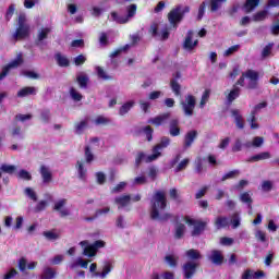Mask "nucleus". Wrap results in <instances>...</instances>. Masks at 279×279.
I'll use <instances>...</instances> for the list:
<instances>
[{
	"label": "nucleus",
	"mask_w": 279,
	"mask_h": 279,
	"mask_svg": "<svg viewBox=\"0 0 279 279\" xmlns=\"http://www.w3.org/2000/svg\"><path fill=\"white\" fill-rule=\"evenodd\" d=\"M167 208V195L162 191H157L151 199L150 219L153 221H169L173 217L170 213L160 215V210Z\"/></svg>",
	"instance_id": "nucleus-1"
},
{
	"label": "nucleus",
	"mask_w": 279,
	"mask_h": 279,
	"mask_svg": "<svg viewBox=\"0 0 279 279\" xmlns=\"http://www.w3.org/2000/svg\"><path fill=\"white\" fill-rule=\"evenodd\" d=\"M191 12V7L189 5H175L168 13V21L173 29H178V25L184 21V16Z\"/></svg>",
	"instance_id": "nucleus-2"
},
{
	"label": "nucleus",
	"mask_w": 279,
	"mask_h": 279,
	"mask_svg": "<svg viewBox=\"0 0 279 279\" xmlns=\"http://www.w3.org/2000/svg\"><path fill=\"white\" fill-rule=\"evenodd\" d=\"M260 74L256 70L248 69L242 72L240 78L235 82L233 86H245V80H248L247 88L248 90H256L258 88V80Z\"/></svg>",
	"instance_id": "nucleus-3"
},
{
	"label": "nucleus",
	"mask_w": 279,
	"mask_h": 279,
	"mask_svg": "<svg viewBox=\"0 0 279 279\" xmlns=\"http://www.w3.org/2000/svg\"><path fill=\"white\" fill-rule=\"evenodd\" d=\"M29 36V26L25 14H20L17 17V27L13 34L14 40H25Z\"/></svg>",
	"instance_id": "nucleus-4"
},
{
	"label": "nucleus",
	"mask_w": 279,
	"mask_h": 279,
	"mask_svg": "<svg viewBox=\"0 0 279 279\" xmlns=\"http://www.w3.org/2000/svg\"><path fill=\"white\" fill-rule=\"evenodd\" d=\"M169 145H171V138L167 136L161 137L160 142L154 146L153 154L148 155V157L146 158V163L158 160V158L162 156V153H160V150L166 149V147H169Z\"/></svg>",
	"instance_id": "nucleus-5"
},
{
	"label": "nucleus",
	"mask_w": 279,
	"mask_h": 279,
	"mask_svg": "<svg viewBox=\"0 0 279 279\" xmlns=\"http://www.w3.org/2000/svg\"><path fill=\"white\" fill-rule=\"evenodd\" d=\"M182 110L185 117H193L195 106H197V99L193 95L185 96V100L181 101Z\"/></svg>",
	"instance_id": "nucleus-6"
},
{
	"label": "nucleus",
	"mask_w": 279,
	"mask_h": 279,
	"mask_svg": "<svg viewBox=\"0 0 279 279\" xmlns=\"http://www.w3.org/2000/svg\"><path fill=\"white\" fill-rule=\"evenodd\" d=\"M187 226H194V229L192 230V236H199L204 230H206L207 223L202 220H195L190 218L189 216H185L184 218Z\"/></svg>",
	"instance_id": "nucleus-7"
},
{
	"label": "nucleus",
	"mask_w": 279,
	"mask_h": 279,
	"mask_svg": "<svg viewBox=\"0 0 279 279\" xmlns=\"http://www.w3.org/2000/svg\"><path fill=\"white\" fill-rule=\"evenodd\" d=\"M199 268V263L189 260L183 264L182 271H183V278L184 279H193L195 277V274H197V269Z\"/></svg>",
	"instance_id": "nucleus-8"
},
{
	"label": "nucleus",
	"mask_w": 279,
	"mask_h": 279,
	"mask_svg": "<svg viewBox=\"0 0 279 279\" xmlns=\"http://www.w3.org/2000/svg\"><path fill=\"white\" fill-rule=\"evenodd\" d=\"M66 198H61L54 203L53 210L59 214L61 219L71 216V209L66 208Z\"/></svg>",
	"instance_id": "nucleus-9"
},
{
	"label": "nucleus",
	"mask_w": 279,
	"mask_h": 279,
	"mask_svg": "<svg viewBox=\"0 0 279 279\" xmlns=\"http://www.w3.org/2000/svg\"><path fill=\"white\" fill-rule=\"evenodd\" d=\"M263 108H267V102L263 101L257 104L254 109L251 111L248 122L251 123V130H258L259 125L256 123V114H258V110H263Z\"/></svg>",
	"instance_id": "nucleus-10"
},
{
	"label": "nucleus",
	"mask_w": 279,
	"mask_h": 279,
	"mask_svg": "<svg viewBox=\"0 0 279 279\" xmlns=\"http://www.w3.org/2000/svg\"><path fill=\"white\" fill-rule=\"evenodd\" d=\"M168 119H171V112H165L155 118H150L147 123H150V125H155L156 128H160V125H165V123H167Z\"/></svg>",
	"instance_id": "nucleus-11"
},
{
	"label": "nucleus",
	"mask_w": 279,
	"mask_h": 279,
	"mask_svg": "<svg viewBox=\"0 0 279 279\" xmlns=\"http://www.w3.org/2000/svg\"><path fill=\"white\" fill-rule=\"evenodd\" d=\"M193 36L194 32L187 31L185 40L183 43V49H185V51H193V49H195L196 46L199 45V41L197 39L193 41Z\"/></svg>",
	"instance_id": "nucleus-12"
},
{
	"label": "nucleus",
	"mask_w": 279,
	"mask_h": 279,
	"mask_svg": "<svg viewBox=\"0 0 279 279\" xmlns=\"http://www.w3.org/2000/svg\"><path fill=\"white\" fill-rule=\"evenodd\" d=\"M142 134H145L148 142L154 141V129L150 125H146L144 128H135L134 136H141Z\"/></svg>",
	"instance_id": "nucleus-13"
},
{
	"label": "nucleus",
	"mask_w": 279,
	"mask_h": 279,
	"mask_svg": "<svg viewBox=\"0 0 279 279\" xmlns=\"http://www.w3.org/2000/svg\"><path fill=\"white\" fill-rule=\"evenodd\" d=\"M38 266V262H31L27 264V259L25 257H21L17 262V267L22 274H25L27 269L34 270L35 267Z\"/></svg>",
	"instance_id": "nucleus-14"
},
{
	"label": "nucleus",
	"mask_w": 279,
	"mask_h": 279,
	"mask_svg": "<svg viewBox=\"0 0 279 279\" xmlns=\"http://www.w3.org/2000/svg\"><path fill=\"white\" fill-rule=\"evenodd\" d=\"M197 131L192 130L189 131L185 136H184V142H183V148L184 149H190V147H193V143H195V140L197 138Z\"/></svg>",
	"instance_id": "nucleus-15"
},
{
	"label": "nucleus",
	"mask_w": 279,
	"mask_h": 279,
	"mask_svg": "<svg viewBox=\"0 0 279 279\" xmlns=\"http://www.w3.org/2000/svg\"><path fill=\"white\" fill-rule=\"evenodd\" d=\"M81 247H84L83 254L84 256H88V258H93V256L97 255V251L93 244H88V241L84 240L80 242Z\"/></svg>",
	"instance_id": "nucleus-16"
},
{
	"label": "nucleus",
	"mask_w": 279,
	"mask_h": 279,
	"mask_svg": "<svg viewBox=\"0 0 279 279\" xmlns=\"http://www.w3.org/2000/svg\"><path fill=\"white\" fill-rule=\"evenodd\" d=\"M39 173L41 175L44 184H49V182L53 180V174L51 173V170L45 165L40 166Z\"/></svg>",
	"instance_id": "nucleus-17"
},
{
	"label": "nucleus",
	"mask_w": 279,
	"mask_h": 279,
	"mask_svg": "<svg viewBox=\"0 0 279 279\" xmlns=\"http://www.w3.org/2000/svg\"><path fill=\"white\" fill-rule=\"evenodd\" d=\"M209 260L213 263V265L221 266L223 265L225 257L223 254H221V251L214 250L211 251Z\"/></svg>",
	"instance_id": "nucleus-18"
},
{
	"label": "nucleus",
	"mask_w": 279,
	"mask_h": 279,
	"mask_svg": "<svg viewBox=\"0 0 279 279\" xmlns=\"http://www.w3.org/2000/svg\"><path fill=\"white\" fill-rule=\"evenodd\" d=\"M258 5H260V0H245L242 10H244L245 14H251Z\"/></svg>",
	"instance_id": "nucleus-19"
},
{
	"label": "nucleus",
	"mask_w": 279,
	"mask_h": 279,
	"mask_svg": "<svg viewBox=\"0 0 279 279\" xmlns=\"http://www.w3.org/2000/svg\"><path fill=\"white\" fill-rule=\"evenodd\" d=\"M180 132H181V129H180V120L178 119H172L170 120L169 122V134L170 136H180Z\"/></svg>",
	"instance_id": "nucleus-20"
},
{
	"label": "nucleus",
	"mask_w": 279,
	"mask_h": 279,
	"mask_svg": "<svg viewBox=\"0 0 279 279\" xmlns=\"http://www.w3.org/2000/svg\"><path fill=\"white\" fill-rule=\"evenodd\" d=\"M231 114L234 117V122L238 130H243L245 128V120H243V116H241L239 109L231 110Z\"/></svg>",
	"instance_id": "nucleus-21"
},
{
	"label": "nucleus",
	"mask_w": 279,
	"mask_h": 279,
	"mask_svg": "<svg viewBox=\"0 0 279 279\" xmlns=\"http://www.w3.org/2000/svg\"><path fill=\"white\" fill-rule=\"evenodd\" d=\"M130 202H132V196L130 194L121 195L114 198V204H117L118 208H125V206H130Z\"/></svg>",
	"instance_id": "nucleus-22"
},
{
	"label": "nucleus",
	"mask_w": 279,
	"mask_h": 279,
	"mask_svg": "<svg viewBox=\"0 0 279 279\" xmlns=\"http://www.w3.org/2000/svg\"><path fill=\"white\" fill-rule=\"evenodd\" d=\"M239 97H241V87L233 85L232 89L227 95V101L228 104H232L233 101L239 99Z\"/></svg>",
	"instance_id": "nucleus-23"
},
{
	"label": "nucleus",
	"mask_w": 279,
	"mask_h": 279,
	"mask_svg": "<svg viewBox=\"0 0 279 279\" xmlns=\"http://www.w3.org/2000/svg\"><path fill=\"white\" fill-rule=\"evenodd\" d=\"M264 276H265V271H263V270L254 271L252 269H246L242 274L241 279L264 278Z\"/></svg>",
	"instance_id": "nucleus-24"
},
{
	"label": "nucleus",
	"mask_w": 279,
	"mask_h": 279,
	"mask_svg": "<svg viewBox=\"0 0 279 279\" xmlns=\"http://www.w3.org/2000/svg\"><path fill=\"white\" fill-rule=\"evenodd\" d=\"M54 60L57 61L58 66H61L62 69L71 66V61L69 58H66V56H62L60 52L56 53Z\"/></svg>",
	"instance_id": "nucleus-25"
},
{
	"label": "nucleus",
	"mask_w": 279,
	"mask_h": 279,
	"mask_svg": "<svg viewBox=\"0 0 279 279\" xmlns=\"http://www.w3.org/2000/svg\"><path fill=\"white\" fill-rule=\"evenodd\" d=\"M36 93H38L36 87H34V86H26V87L21 88L17 92V97L23 99L24 97H29V95H36Z\"/></svg>",
	"instance_id": "nucleus-26"
},
{
	"label": "nucleus",
	"mask_w": 279,
	"mask_h": 279,
	"mask_svg": "<svg viewBox=\"0 0 279 279\" xmlns=\"http://www.w3.org/2000/svg\"><path fill=\"white\" fill-rule=\"evenodd\" d=\"M271 154L269 151H263L257 155H253L247 159V162H260V160H269Z\"/></svg>",
	"instance_id": "nucleus-27"
},
{
	"label": "nucleus",
	"mask_w": 279,
	"mask_h": 279,
	"mask_svg": "<svg viewBox=\"0 0 279 279\" xmlns=\"http://www.w3.org/2000/svg\"><path fill=\"white\" fill-rule=\"evenodd\" d=\"M135 104L136 102H134V100L124 102L119 109L120 117H125V114H128V112H130L132 108H134Z\"/></svg>",
	"instance_id": "nucleus-28"
},
{
	"label": "nucleus",
	"mask_w": 279,
	"mask_h": 279,
	"mask_svg": "<svg viewBox=\"0 0 279 279\" xmlns=\"http://www.w3.org/2000/svg\"><path fill=\"white\" fill-rule=\"evenodd\" d=\"M240 202H242V204H246L247 208L252 210V204H254V199L252 198V194H250V192H243L240 194Z\"/></svg>",
	"instance_id": "nucleus-29"
},
{
	"label": "nucleus",
	"mask_w": 279,
	"mask_h": 279,
	"mask_svg": "<svg viewBox=\"0 0 279 279\" xmlns=\"http://www.w3.org/2000/svg\"><path fill=\"white\" fill-rule=\"evenodd\" d=\"M51 34V28L45 27L41 28L37 35V39L35 40L36 45H40L43 40H47V37Z\"/></svg>",
	"instance_id": "nucleus-30"
},
{
	"label": "nucleus",
	"mask_w": 279,
	"mask_h": 279,
	"mask_svg": "<svg viewBox=\"0 0 279 279\" xmlns=\"http://www.w3.org/2000/svg\"><path fill=\"white\" fill-rule=\"evenodd\" d=\"M76 169H77V173H78V179L86 181V173L88 170H86V168H84V161L77 160Z\"/></svg>",
	"instance_id": "nucleus-31"
},
{
	"label": "nucleus",
	"mask_w": 279,
	"mask_h": 279,
	"mask_svg": "<svg viewBox=\"0 0 279 279\" xmlns=\"http://www.w3.org/2000/svg\"><path fill=\"white\" fill-rule=\"evenodd\" d=\"M180 260V257L175 256V255H166L165 256V263L168 264V266L171 269H175V267H178V262Z\"/></svg>",
	"instance_id": "nucleus-32"
},
{
	"label": "nucleus",
	"mask_w": 279,
	"mask_h": 279,
	"mask_svg": "<svg viewBox=\"0 0 279 279\" xmlns=\"http://www.w3.org/2000/svg\"><path fill=\"white\" fill-rule=\"evenodd\" d=\"M215 226L217 230H221V228H228V226H230V221L227 217L219 216L216 218Z\"/></svg>",
	"instance_id": "nucleus-33"
},
{
	"label": "nucleus",
	"mask_w": 279,
	"mask_h": 279,
	"mask_svg": "<svg viewBox=\"0 0 279 279\" xmlns=\"http://www.w3.org/2000/svg\"><path fill=\"white\" fill-rule=\"evenodd\" d=\"M76 82L80 88H88V82H90V78L86 74H81L76 76Z\"/></svg>",
	"instance_id": "nucleus-34"
},
{
	"label": "nucleus",
	"mask_w": 279,
	"mask_h": 279,
	"mask_svg": "<svg viewBox=\"0 0 279 279\" xmlns=\"http://www.w3.org/2000/svg\"><path fill=\"white\" fill-rule=\"evenodd\" d=\"M268 14H269V11L267 10V8H265V10L258 11L253 15V21L255 23H260V21H265V19H267Z\"/></svg>",
	"instance_id": "nucleus-35"
},
{
	"label": "nucleus",
	"mask_w": 279,
	"mask_h": 279,
	"mask_svg": "<svg viewBox=\"0 0 279 279\" xmlns=\"http://www.w3.org/2000/svg\"><path fill=\"white\" fill-rule=\"evenodd\" d=\"M263 143H265V138L260 137V136H256L253 138V142H247L244 144L245 147L250 148V147H262Z\"/></svg>",
	"instance_id": "nucleus-36"
},
{
	"label": "nucleus",
	"mask_w": 279,
	"mask_h": 279,
	"mask_svg": "<svg viewBox=\"0 0 279 279\" xmlns=\"http://www.w3.org/2000/svg\"><path fill=\"white\" fill-rule=\"evenodd\" d=\"M170 87L171 90L174 93L175 97H180V95H182V86L180 85V83H178V81H175V78H172L170 81Z\"/></svg>",
	"instance_id": "nucleus-37"
},
{
	"label": "nucleus",
	"mask_w": 279,
	"mask_h": 279,
	"mask_svg": "<svg viewBox=\"0 0 279 279\" xmlns=\"http://www.w3.org/2000/svg\"><path fill=\"white\" fill-rule=\"evenodd\" d=\"M185 256H187V258H190V260H199L202 258V253H199V251L191 248L187 250L185 253Z\"/></svg>",
	"instance_id": "nucleus-38"
},
{
	"label": "nucleus",
	"mask_w": 279,
	"mask_h": 279,
	"mask_svg": "<svg viewBox=\"0 0 279 279\" xmlns=\"http://www.w3.org/2000/svg\"><path fill=\"white\" fill-rule=\"evenodd\" d=\"M169 195H170V199H173V202H175V204H183V199L182 196H180V194L178 193V189L172 187L169 191Z\"/></svg>",
	"instance_id": "nucleus-39"
},
{
	"label": "nucleus",
	"mask_w": 279,
	"mask_h": 279,
	"mask_svg": "<svg viewBox=\"0 0 279 279\" xmlns=\"http://www.w3.org/2000/svg\"><path fill=\"white\" fill-rule=\"evenodd\" d=\"M88 128V120H83L75 123V134H83L84 131Z\"/></svg>",
	"instance_id": "nucleus-40"
},
{
	"label": "nucleus",
	"mask_w": 279,
	"mask_h": 279,
	"mask_svg": "<svg viewBox=\"0 0 279 279\" xmlns=\"http://www.w3.org/2000/svg\"><path fill=\"white\" fill-rule=\"evenodd\" d=\"M110 271H112V264L107 263L101 272H95V277L96 278H106L108 276V274H110Z\"/></svg>",
	"instance_id": "nucleus-41"
},
{
	"label": "nucleus",
	"mask_w": 279,
	"mask_h": 279,
	"mask_svg": "<svg viewBox=\"0 0 279 279\" xmlns=\"http://www.w3.org/2000/svg\"><path fill=\"white\" fill-rule=\"evenodd\" d=\"M241 171L239 170H231L222 175L220 179L221 182H226L227 180H234V178L239 177Z\"/></svg>",
	"instance_id": "nucleus-42"
},
{
	"label": "nucleus",
	"mask_w": 279,
	"mask_h": 279,
	"mask_svg": "<svg viewBox=\"0 0 279 279\" xmlns=\"http://www.w3.org/2000/svg\"><path fill=\"white\" fill-rule=\"evenodd\" d=\"M96 73H97L99 80H104L105 82L112 81V76L108 75V73H106L104 71V68H101V66L96 68Z\"/></svg>",
	"instance_id": "nucleus-43"
},
{
	"label": "nucleus",
	"mask_w": 279,
	"mask_h": 279,
	"mask_svg": "<svg viewBox=\"0 0 279 279\" xmlns=\"http://www.w3.org/2000/svg\"><path fill=\"white\" fill-rule=\"evenodd\" d=\"M56 274H57L56 269H53L51 267H46L41 275V279H53V278H56Z\"/></svg>",
	"instance_id": "nucleus-44"
},
{
	"label": "nucleus",
	"mask_w": 279,
	"mask_h": 279,
	"mask_svg": "<svg viewBox=\"0 0 279 279\" xmlns=\"http://www.w3.org/2000/svg\"><path fill=\"white\" fill-rule=\"evenodd\" d=\"M186 230V226H184V223H179L175 227V231H174V239H182V236H184V231Z\"/></svg>",
	"instance_id": "nucleus-45"
},
{
	"label": "nucleus",
	"mask_w": 279,
	"mask_h": 279,
	"mask_svg": "<svg viewBox=\"0 0 279 279\" xmlns=\"http://www.w3.org/2000/svg\"><path fill=\"white\" fill-rule=\"evenodd\" d=\"M111 19L116 23H119V25H125V23H128V17L119 16V13H117L116 11L111 12Z\"/></svg>",
	"instance_id": "nucleus-46"
},
{
	"label": "nucleus",
	"mask_w": 279,
	"mask_h": 279,
	"mask_svg": "<svg viewBox=\"0 0 279 279\" xmlns=\"http://www.w3.org/2000/svg\"><path fill=\"white\" fill-rule=\"evenodd\" d=\"M95 160V155L93 150H90V146H85V162L90 165Z\"/></svg>",
	"instance_id": "nucleus-47"
},
{
	"label": "nucleus",
	"mask_w": 279,
	"mask_h": 279,
	"mask_svg": "<svg viewBox=\"0 0 279 279\" xmlns=\"http://www.w3.org/2000/svg\"><path fill=\"white\" fill-rule=\"evenodd\" d=\"M136 10L137 7L136 4H131L129 7H126V16H124V19H128V22L130 21V19H133V16H136Z\"/></svg>",
	"instance_id": "nucleus-48"
},
{
	"label": "nucleus",
	"mask_w": 279,
	"mask_h": 279,
	"mask_svg": "<svg viewBox=\"0 0 279 279\" xmlns=\"http://www.w3.org/2000/svg\"><path fill=\"white\" fill-rule=\"evenodd\" d=\"M271 49H274L272 43H269L264 47V49L262 50V60H265V58H269V56H271Z\"/></svg>",
	"instance_id": "nucleus-49"
},
{
	"label": "nucleus",
	"mask_w": 279,
	"mask_h": 279,
	"mask_svg": "<svg viewBox=\"0 0 279 279\" xmlns=\"http://www.w3.org/2000/svg\"><path fill=\"white\" fill-rule=\"evenodd\" d=\"M0 171H2V173H9V175H12V173H14V171H16V166L3 163L0 167Z\"/></svg>",
	"instance_id": "nucleus-50"
},
{
	"label": "nucleus",
	"mask_w": 279,
	"mask_h": 279,
	"mask_svg": "<svg viewBox=\"0 0 279 279\" xmlns=\"http://www.w3.org/2000/svg\"><path fill=\"white\" fill-rule=\"evenodd\" d=\"M227 0H210V11L217 12L221 8L222 3H226Z\"/></svg>",
	"instance_id": "nucleus-51"
},
{
	"label": "nucleus",
	"mask_w": 279,
	"mask_h": 279,
	"mask_svg": "<svg viewBox=\"0 0 279 279\" xmlns=\"http://www.w3.org/2000/svg\"><path fill=\"white\" fill-rule=\"evenodd\" d=\"M147 158H149V156L145 155V153L141 151L137 154L136 158H135V165L136 167H141V162H147Z\"/></svg>",
	"instance_id": "nucleus-52"
},
{
	"label": "nucleus",
	"mask_w": 279,
	"mask_h": 279,
	"mask_svg": "<svg viewBox=\"0 0 279 279\" xmlns=\"http://www.w3.org/2000/svg\"><path fill=\"white\" fill-rule=\"evenodd\" d=\"M77 265H80V267H82L83 269H88V260L83 259V258H78L77 262L75 264H71V269H75V267H77Z\"/></svg>",
	"instance_id": "nucleus-53"
},
{
	"label": "nucleus",
	"mask_w": 279,
	"mask_h": 279,
	"mask_svg": "<svg viewBox=\"0 0 279 279\" xmlns=\"http://www.w3.org/2000/svg\"><path fill=\"white\" fill-rule=\"evenodd\" d=\"M70 95L74 101H82L84 96H82L75 87L70 88Z\"/></svg>",
	"instance_id": "nucleus-54"
},
{
	"label": "nucleus",
	"mask_w": 279,
	"mask_h": 279,
	"mask_svg": "<svg viewBox=\"0 0 279 279\" xmlns=\"http://www.w3.org/2000/svg\"><path fill=\"white\" fill-rule=\"evenodd\" d=\"M262 190L264 191V193H269L270 191L274 190V182H271L269 180L263 181Z\"/></svg>",
	"instance_id": "nucleus-55"
},
{
	"label": "nucleus",
	"mask_w": 279,
	"mask_h": 279,
	"mask_svg": "<svg viewBox=\"0 0 279 279\" xmlns=\"http://www.w3.org/2000/svg\"><path fill=\"white\" fill-rule=\"evenodd\" d=\"M210 99V89H206L201 98L199 108H204L206 106V102Z\"/></svg>",
	"instance_id": "nucleus-56"
},
{
	"label": "nucleus",
	"mask_w": 279,
	"mask_h": 279,
	"mask_svg": "<svg viewBox=\"0 0 279 279\" xmlns=\"http://www.w3.org/2000/svg\"><path fill=\"white\" fill-rule=\"evenodd\" d=\"M40 119L44 123H49L51 119V111L49 109H44L40 113Z\"/></svg>",
	"instance_id": "nucleus-57"
},
{
	"label": "nucleus",
	"mask_w": 279,
	"mask_h": 279,
	"mask_svg": "<svg viewBox=\"0 0 279 279\" xmlns=\"http://www.w3.org/2000/svg\"><path fill=\"white\" fill-rule=\"evenodd\" d=\"M14 10H15L14 4H10L4 16L7 23H10V21L12 20V16H14Z\"/></svg>",
	"instance_id": "nucleus-58"
},
{
	"label": "nucleus",
	"mask_w": 279,
	"mask_h": 279,
	"mask_svg": "<svg viewBox=\"0 0 279 279\" xmlns=\"http://www.w3.org/2000/svg\"><path fill=\"white\" fill-rule=\"evenodd\" d=\"M189 158L183 159L175 168V173H180V171H184L186 167H189Z\"/></svg>",
	"instance_id": "nucleus-59"
},
{
	"label": "nucleus",
	"mask_w": 279,
	"mask_h": 279,
	"mask_svg": "<svg viewBox=\"0 0 279 279\" xmlns=\"http://www.w3.org/2000/svg\"><path fill=\"white\" fill-rule=\"evenodd\" d=\"M202 171H204V162L202 157H197L195 161V172L199 174Z\"/></svg>",
	"instance_id": "nucleus-60"
},
{
	"label": "nucleus",
	"mask_w": 279,
	"mask_h": 279,
	"mask_svg": "<svg viewBox=\"0 0 279 279\" xmlns=\"http://www.w3.org/2000/svg\"><path fill=\"white\" fill-rule=\"evenodd\" d=\"M43 236H45V239L48 241H57L58 233H54L53 231H44Z\"/></svg>",
	"instance_id": "nucleus-61"
},
{
	"label": "nucleus",
	"mask_w": 279,
	"mask_h": 279,
	"mask_svg": "<svg viewBox=\"0 0 279 279\" xmlns=\"http://www.w3.org/2000/svg\"><path fill=\"white\" fill-rule=\"evenodd\" d=\"M108 123H110V119L104 117V116H98L95 119V124L96 125H108Z\"/></svg>",
	"instance_id": "nucleus-62"
},
{
	"label": "nucleus",
	"mask_w": 279,
	"mask_h": 279,
	"mask_svg": "<svg viewBox=\"0 0 279 279\" xmlns=\"http://www.w3.org/2000/svg\"><path fill=\"white\" fill-rule=\"evenodd\" d=\"M85 63H86V56L78 54L77 57L74 58L75 66H82V64H85Z\"/></svg>",
	"instance_id": "nucleus-63"
},
{
	"label": "nucleus",
	"mask_w": 279,
	"mask_h": 279,
	"mask_svg": "<svg viewBox=\"0 0 279 279\" xmlns=\"http://www.w3.org/2000/svg\"><path fill=\"white\" fill-rule=\"evenodd\" d=\"M47 208V201H40L34 208L35 213H43Z\"/></svg>",
	"instance_id": "nucleus-64"
}]
</instances>
